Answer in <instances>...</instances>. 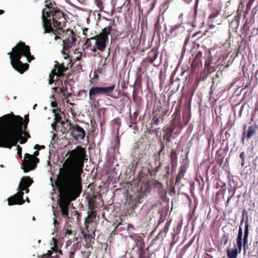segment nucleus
Masks as SVG:
<instances>
[{
	"mask_svg": "<svg viewBox=\"0 0 258 258\" xmlns=\"http://www.w3.org/2000/svg\"><path fill=\"white\" fill-rule=\"evenodd\" d=\"M68 155L63 167L59 169L55 184L59 194L58 202L61 215L69 219L70 203L76 200L82 191L81 175L86 157V149L78 145L75 149L69 150L66 156Z\"/></svg>",
	"mask_w": 258,
	"mask_h": 258,
	"instance_id": "1",
	"label": "nucleus"
},
{
	"mask_svg": "<svg viewBox=\"0 0 258 258\" xmlns=\"http://www.w3.org/2000/svg\"><path fill=\"white\" fill-rule=\"evenodd\" d=\"M0 121L3 126V129L0 131L1 147L11 149L17 145L22 136L27 139L30 138L29 133L23 131L22 117L11 112L1 117Z\"/></svg>",
	"mask_w": 258,
	"mask_h": 258,
	"instance_id": "2",
	"label": "nucleus"
},
{
	"mask_svg": "<svg viewBox=\"0 0 258 258\" xmlns=\"http://www.w3.org/2000/svg\"><path fill=\"white\" fill-rule=\"evenodd\" d=\"M46 9L42 10V20L44 33H50L53 27L66 25L67 18L64 14L56 7V4L53 0H43Z\"/></svg>",
	"mask_w": 258,
	"mask_h": 258,
	"instance_id": "3",
	"label": "nucleus"
},
{
	"mask_svg": "<svg viewBox=\"0 0 258 258\" xmlns=\"http://www.w3.org/2000/svg\"><path fill=\"white\" fill-rule=\"evenodd\" d=\"M8 54L10 55V62L13 68L21 74H23L29 68L28 64L23 63L20 60L22 56L26 57L29 62L35 58L31 54L30 47L22 41L18 43Z\"/></svg>",
	"mask_w": 258,
	"mask_h": 258,
	"instance_id": "4",
	"label": "nucleus"
},
{
	"mask_svg": "<svg viewBox=\"0 0 258 258\" xmlns=\"http://www.w3.org/2000/svg\"><path fill=\"white\" fill-rule=\"evenodd\" d=\"M66 26H56L54 27H57L56 29L53 28V30L50 32H52L54 35V39H62L63 49L62 53L66 55L64 58L67 60L68 65L71 62V59L68 58L69 50L71 48L76 45L77 41L76 34L74 31L69 29L66 30L63 29V27Z\"/></svg>",
	"mask_w": 258,
	"mask_h": 258,
	"instance_id": "5",
	"label": "nucleus"
},
{
	"mask_svg": "<svg viewBox=\"0 0 258 258\" xmlns=\"http://www.w3.org/2000/svg\"><path fill=\"white\" fill-rule=\"evenodd\" d=\"M115 24L114 20L110 21L109 25L102 30V31L98 35L92 37L93 40H95L94 45L91 48V51L95 52L97 50L103 52L106 48V44L108 42V35L112 29V26Z\"/></svg>",
	"mask_w": 258,
	"mask_h": 258,
	"instance_id": "6",
	"label": "nucleus"
},
{
	"mask_svg": "<svg viewBox=\"0 0 258 258\" xmlns=\"http://www.w3.org/2000/svg\"><path fill=\"white\" fill-rule=\"evenodd\" d=\"M33 182V179L29 176L23 177L19 185V191L13 196H11L8 199V205L12 206L23 204L25 203L23 199V191L26 189V187H29Z\"/></svg>",
	"mask_w": 258,
	"mask_h": 258,
	"instance_id": "7",
	"label": "nucleus"
},
{
	"mask_svg": "<svg viewBox=\"0 0 258 258\" xmlns=\"http://www.w3.org/2000/svg\"><path fill=\"white\" fill-rule=\"evenodd\" d=\"M68 70V66L66 67L64 63L60 64L58 62L56 61L54 65V68L53 69L51 73L49 74V84H51L55 81H59L60 80L61 85L62 86V80L64 76V73Z\"/></svg>",
	"mask_w": 258,
	"mask_h": 258,
	"instance_id": "8",
	"label": "nucleus"
},
{
	"mask_svg": "<svg viewBox=\"0 0 258 258\" xmlns=\"http://www.w3.org/2000/svg\"><path fill=\"white\" fill-rule=\"evenodd\" d=\"M39 160L38 158L34 157L28 153L25 154L24 158L23 160V169L25 172H28L31 170H34L39 162Z\"/></svg>",
	"mask_w": 258,
	"mask_h": 258,
	"instance_id": "9",
	"label": "nucleus"
},
{
	"mask_svg": "<svg viewBox=\"0 0 258 258\" xmlns=\"http://www.w3.org/2000/svg\"><path fill=\"white\" fill-rule=\"evenodd\" d=\"M69 130L71 136L76 140H83L86 136V132L79 124H69Z\"/></svg>",
	"mask_w": 258,
	"mask_h": 258,
	"instance_id": "10",
	"label": "nucleus"
},
{
	"mask_svg": "<svg viewBox=\"0 0 258 258\" xmlns=\"http://www.w3.org/2000/svg\"><path fill=\"white\" fill-rule=\"evenodd\" d=\"M160 122V117L154 116L152 121V133L155 134L157 138L159 139V142L161 144V131L159 127H157Z\"/></svg>",
	"mask_w": 258,
	"mask_h": 258,
	"instance_id": "11",
	"label": "nucleus"
},
{
	"mask_svg": "<svg viewBox=\"0 0 258 258\" xmlns=\"http://www.w3.org/2000/svg\"><path fill=\"white\" fill-rule=\"evenodd\" d=\"M100 87L92 86L89 91V98L92 102H95L97 98L101 96Z\"/></svg>",
	"mask_w": 258,
	"mask_h": 258,
	"instance_id": "12",
	"label": "nucleus"
},
{
	"mask_svg": "<svg viewBox=\"0 0 258 258\" xmlns=\"http://www.w3.org/2000/svg\"><path fill=\"white\" fill-rule=\"evenodd\" d=\"M176 126V123H174V122L170 123V125L167 126L164 130L163 139L167 142H169L170 141V137Z\"/></svg>",
	"mask_w": 258,
	"mask_h": 258,
	"instance_id": "13",
	"label": "nucleus"
},
{
	"mask_svg": "<svg viewBox=\"0 0 258 258\" xmlns=\"http://www.w3.org/2000/svg\"><path fill=\"white\" fill-rule=\"evenodd\" d=\"M115 88V84H112L109 86L100 87L101 95H105L106 96H109L111 98H116V97L113 96V95H111V93L113 92Z\"/></svg>",
	"mask_w": 258,
	"mask_h": 258,
	"instance_id": "14",
	"label": "nucleus"
},
{
	"mask_svg": "<svg viewBox=\"0 0 258 258\" xmlns=\"http://www.w3.org/2000/svg\"><path fill=\"white\" fill-rule=\"evenodd\" d=\"M58 254H62V250L58 249L56 245L51 248V250L47 251L45 255L50 258H58Z\"/></svg>",
	"mask_w": 258,
	"mask_h": 258,
	"instance_id": "15",
	"label": "nucleus"
},
{
	"mask_svg": "<svg viewBox=\"0 0 258 258\" xmlns=\"http://www.w3.org/2000/svg\"><path fill=\"white\" fill-rule=\"evenodd\" d=\"M244 222V218H242L240 221V226L238 230V235L237 237V248L239 250V252H240L242 248V229L241 226L242 225L243 222Z\"/></svg>",
	"mask_w": 258,
	"mask_h": 258,
	"instance_id": "16",
	"label": "nucleus"
},
{
	"mask_svg": "<svg viewBox=\"0 0 258 258\" xmlns=\"http://www.w3.org/2000/svg\"><path fill=\"white\" fill-rule=\"evenodd\" d=\"M187 165L186 164H182L180 167L178 174L176 178L175 183H178L180 179L183 177L185 172H186Z\"/></svg>",
	"mask_w": 258,
	"mask_h": 258,
	"instance_id": "17",
	"label": "nucleus"
},
{
	"mask_svg": "<svg viewBox=\"0 0 258 258\" xmlns=\"http://www.w3.org/2000/svg\"><path fill=\"white\" fill-rule=\"evenodd\" d=\"M248 217L247 215L245 220V228H244V238H243V247H245V245L247 243L248 241Z\"/></svg>",
	"mask_w": 258,
	"mask_h": 258,
	"instance_id": "18",
	"label": "nucleus"
},
{
	"mask_svg": "<svg viewBox=\"0 0 258 258\" xmlns=\"http://www.w3.org/2000/svg\"><path fill=\"white\" fill-rule=\"evenodd\" d=\"M257 127L255 124H252L248 127L246 138L247 140L250 139L256 133Z\"/></svg>",
	"mask_w": 258,
	"mask_h": 258,
	"instance_id": "19",
	"label": "nucleus"
},
{
	"mask_svg": "<svg viewBox=\"0 0 258 258\" xmlns=\"http://www.w3.org/2000/svg\"><path fill=\"white\" fill-rule=\"evenodd\" d=\"M205 67L206 68H208L211 64V62L212 60V56L211 52L210 50H206L205 52Z\"/></svg>",
	"mask_w": 258,
	"mask_h": 258,
	"instance_id": "20",
	"label": "nucleus"
},
{
	"mask_svg": "<svg viewBox=\"0 0 258 258\" xmlns=\"http://www.w3.org/2000/svg\"><path fill=\"white\" fill-rule=\"evenodd\" d=\"M203 56V53L202 51H199L197 54L196 55L193 62L192 63V66L194 64H195L197 66H202V57Z\"/></svg>",
	"mask_w": 258,
	"mask_h": 258,
	"instance_id": "21",
	"label": "nucleus"
},
{
	"mask_svg": "<svg viewBox=\"0 0 258 258\" xmlns=\"http://www.w3.org/2000/svg\"><path fill=\"white\" fill-rule=\"evenodd\" d=\"M238 253L239 252L238 248H235L232 249L228 248L227 249V256L228 258H237Z\"/></svg>",
	"mask_w": 258,
	"mask_h": 258,
	"instance_id": "22",
	"label": "nucleus"
},
{
	"mask_svg": "<svg viewBox=\"0 0 258 258\" xmlns=\"http://www.w3.org/2000/svg\"><path fill=\"white\" fill-rule=\"evenodd\" d=\"M173 118L172 119L171 123H176V120H178L180 118V107L178 105L176 107L175 111L173 114Z\"/></svg>",
	"mask_w": 258,
	"mask_h": 258,
	"instance_id": "23",
	"label": "nucleus"
},
{
	"mask_svg": "<svg viewBox=\"0 0 258 258\" xmlns=\"http://www.w3.org/2000/svg\"><path fill=\"white\" fill-rule=\"evenodd\" d=\"M221 8H213L208 19L212 20L213 19L219 16L220 14Z\"/></svg>",
	"mask_w": 258,
	"mask_h": 258,
	"instance_id": "24",
	"label": "nucleus"
},
{
	"mask_svg": "<svg viewBox=\"0 0 258 258\" xmlns=\"http://www.w3.org/2000/svg\"><path fill=\"white\" fill-rule=\"evenodd\" d=\"M170 160L172 164V168H173L174 164L176 165L177 160V154L174 150H172L170 152Z\"/></svg>",
	"mask_w": 258,
	"mask_h": 258,
	"instance_id": "25",
	"label": "nucleus"
},
{
	"mask_svg": "<svg viewBox=\"0 0 258 258\" xmlns=\"http://www.w3.org/2000/svg\"><path fill=\"white\" fill-rule=\"evenodd\" d=\"M84 238L87 246H91L94 240L93 236L91 234H85Z\"/></svg>",
	"mask_w": 258,
	"mask_h": 258,
	"instance_id": "26",
	"label": "nucleus"
},
{
	"mask_svg": "<svg viewBox=\"0 0 258 258\" xmlns=\"http://www.w3.org/2000/svg\"><path fill=\"white\" fill-rule=\"evenodd\" d=\"M88 207L90 210H95L97 208V205L95 199H91L88 201Z\"/></svg>",
	"mask_w": 258,
	"mask_h": 258,
	"instance_id": "27",
	"label": "nucleus"
},
{
	"mask_svg": "<svg viewBox=\"0 0 258 258\" xmlns=\"http://www.w3.org/2000/svg\"><path fill=\"white\" fill-rule=\"evenodd\" d=\"M229 239V234L228 233L224 234L221 238L220 244L223 245L224 246L226 245Z\"/></svg>",
	"mask_w": 258,
	"mask_h": 258,
	"instance_id": "28",
	"label": "nucleus"
},
{
	"mask_svg": "<svg viewBox=\"0 0 258 258\" xmlns=\"http://www.w3.org/2000/svg\"><path fill=\"white\" fill-rule=\"evenodd\" d=\"M144 185L141 186V189L142 190L143 192H145V194L147 193L148 191H150L151 190V188L149 185V183L148 181H146L144 183Z\"/></svg>",
	"mask_w": 258,
	"mask_h": 258,
	"instance_id": "29",
	"label": "nucleus"
},
{
	"mask_svg": "<svg viewBox=\"0 0 258 258\" xmlns=\"http://www.w3.org/2000/svg\"><path fill=\"white\" fill-rule=\"evenodd\" d=\"M139 115V113L136 111L135 112L133 115L130 114V123L132 124H135L137 123V118Z\"/></svg>",
	"mask_w": 258,
	"mask_h": 258,
	"instance_id": "30",
	"label": "nucleus"
},
{
	"mask_svg": "<svg viewBox=\"0 0 258 258\" xmlns=\"http://www.w3.org/2000/svg\"><path fill=\"white\" fill-rule=\"evenodd\" d=\"M169 107V104L167 102L164 101L162 103V115H165L167 113Z\"/></svg>",
	"mask_w": 258,
	"mask_h": 258,
	"instance_id": "31",
	"label": "nucleus"
},
{
	"mask_svg": "<svg viewBox=\"0 0 258 258\" xmlns=\"http://www.w3.org/2000/svg\"><path fill=\"white\" fill-rule=\"evenodd\" d=\"M91 40H93L92 37L86 39L85 42L84 44V46H85V49H87L90 48V49H91V48H92L93 46L92 45V43L91 42Z\"/></svg>",
	"mask_w": 258,
	"mask_h": 258,
	"instance_id": "32",
	"label": "nucleus"
},
{
	"mask_svg": "<svg viewBox=\"0 0 258 258\" xmlns=\"http://www.w3.org/2000/svg\"><path fill=\"white\" fill-rule=\"evenodd\" d=\"M139 258H150L149 254L144 249L141 248L140 250Z\"/></svg>",
	"mask_w": 258,
	"mask_h": 258,
	"instance_id": "33",
	"label": "nucleus"
},
{
	"mask_svg": "<svg viewBox=\"0 0 258 258\" xmlns=\"http://www.w3.org/2000/svg\"><path fill=\"white\" fill-rule=\"evenodd\" d=\"M52 112L54 113L55 116V122L56 123L60 122L61 119L60 115L59 113H56V110L54 109H52Z\"/></svg>",
	"mask_w": 258,
	"mask_h": 258,
	"instance_id": "34",
	"label": "nucleus"
},
{
	"mask_svg": "<svg viewBox=\"0 0 258 258\" xmlns=\"http://www.w3.org/2000/svg\"><path fill=\"white\" fill-rule=\"evenodd\" d=\"M159 22H160V16H159L158 20L155 25V32H156L158 34V36H159V35H160Z\"/></svg>",
	"mask_w": 258,
	"mask_h": 258,
	"instance_id": "35",
	"label": "nucleus"
},
{
	"mask_svg": "<svg viewBox=\"0 0 258 258\" xmlns=\"http://www.w3.org/2000/svg\"><path fill=\"white\" fill-rule=\"evenodd\" d=\"M53 89L54 90V91H55V92H58V88L57 87H54L53 88ZM68 90L67 88H64L63 86L61 88H59V91L58 92L59 93H61L62 94V95H63L64 94H66V91H67Z\"/></svg>",
	"mask_w": 258,
	"mask_h": 258,
	"instance_id": "36",
	"label": "nucleus"
},
{
	"mask_svg": "<svg viewBox=\"0 0 258 258\" xmlns=\"http://www.w3.org/2000/svg\"><path fill=\"white\" fill-rule=\"evenodd\" d=\"M153 56H154V58H153L152 57L150 58L149 61L151 63H153L154 65L155 66H159L160 63H156L154 62V61H155V59L157 58V57L158 56V54L155 52H153Z\"/></svg>",
	"mask_w": 258,
	"mask_h": 258,
	"instance_id": "37",
	"label": "nucleus"
},
{
	"mask_svg": "<svg viewBox=\"0 0 258 258\" xmlns=\"http://www.w3.org/2000/svg\"><path fill=\"white\" fill-rule=\"evenodd\" d=\"M239 157L241 160V166L242 167L244 166L245 163V153L244 152H242L240 153L239 155Z\"/></svg>",
	"mask_w": 258,
	"mask_h": 258,
	"instance_id": "38",
	"label": "nucleus"
},
{
	"mask_svg": "<svg viewBox=\"0 0 258 258\" xmlns=\"http://www.w3.org/2000/svg\"><path fill=\"white\" fill-rule=\"evenodd\" d=\"M171 220H168L166 223L164 227V232L166 233L168 231L169 228L170 226Z\"/></svg>",
	"mask_w": 258,
	"mask_h": 258,
	"instance_id": "39",
	"label": "nucleus"
},
{
	"mask_svg": "<svg viewBox=\"0 0 258 258\" xmlns=\"http://www.w3.org/2000/svg\"><path fill=\"white\" fill-rule=\"evenodd\" d=\"M29 119H27L26 121H24L22 123V128L23 132H26V130L27 129V125L29 123Z\"/></svg>",
	"mask_w": 258,
	"mask_h": 258,
	"instance_id": "40",
	"label": "nucleus"
},
{
	"mask_svg": "<svg viewBox=\"0 0 258 258\" xmlns=\"http://www.w3.org/2000/svg\"><path fill=\"white\" fill-rule=\"evenodd\" d=\"M164 171L165 172V173L164 174V176L165 178L168 177V176L169 175V171H170V167L169 165H167L166 167H165Z\"/></svg>",
	"mask_w": 258,
	"mask_h": 258,
	"instance_id": "41",
	"label": "nucleus"
},
{
	"mask_svg": "<svg viewBox=\"0 0 258 258\" xmlns=\"http://www.w3.org/2000/svg\"><path fill=\"white\" fill-rule=\"evenodd\" d=\"M17 154H18V156L20 158H22V148L19 145H17Z\"/></svg>",
	"mask_w": 258,
	"mask_h": 258,
	"instance_id": "42",
	"label": "nucleus"
},
{
	"mask_svg": "<svg viewBox=\"0 0 258 258\" xmlns=\"http://www.w3.org/2000/svg\"><path fill=\"white\" fill-rule=\"evenodd\" d=\"M90 211L91 212L89 214L88 217L92 219L95 218L96 217V212L95 211V210H92Z\"/></svg>",
	"mask_w": 258,
	"mask_h": 258,
	"instance_id": "43",
	"label": "nucleus"
},
{
	"mask_svg": "<svg viewBox=\"0 0 258 258\" xmlns=\"http://www.w3.org/2000/svg\"><path fill=\"white\" fill-rule=\"evenodd\" d=\"M27 140L28 139H27V138L22 136V137H21V139H20V143L21 144H25V143L27 142Z\"/></svg>",
	"mask_w": 258,
	"mask_h": 258,
	"instance_id": "44",
	"label": "nucleus"
},
{
	"mask_svg": "<svg viewBox=\"0 0 258 258\" xmlns=\"http://www.w3.org/2000/svg\"><path fill=\"white\" fill-rule=\"evenodd\" d=\"M225 190H226V188L223 189V190H221V189H220L217 193V195L216 196H218L220 194H222V198L224 199V193L225 192Z\"/></svg>",
	"mask_w": 258,
	"mask_h": 258,
	"instance_id": "45",
	"label": "nucleus"
},
{
	"mask_svg": "<svg viewBox=\"0 0 258 258\" xmlns=\"http://www.w3.org/2000/svg\"><path fill=\"white\" fill-rule=\"evenodd\" d=\"M234 191L233 192L232 194H231L230 196H229L227 200V201L226 202V207H227L229 205V203L231 199V198L234 196Z\"/></svg>",
	"mask_w": 258,
	"mask_h": 258,
	"instance_id": "46",
	"label": "nucleus"
},
{
	"mask_svg": "<svg viewBox=\"0 0 258 258\" xmlns=\"http://www.w3.org/2000/svg\"><path fill=\"white\" fill-rule=\"evenodd\" d=\"M169 2L168 1L165 2L164 3L162 7L163 8H165V9L163 13H164L166 11V10L168 9V6H169Z\"/></svg>",
	"mask_w": 258,
	"mask_h": 258,
	"instance_id": "47",
	"label": "nucleus"
},
{
	"mask_svg": "<svg viewBox=\"0 0 258 258\" xmlns=\"http://www.w3.org/2000/svg\"><path fill=\"white\" fill-rule=\"evenodd\" d=\"M255 0H249L248 3L246 5V7H248V9H250L251 7Z\"/></svg>",
	"mask_w": 258,
	"mask_h": 258,
	"instance_id": "48",
	"label": "nucleus"
},
{
	"mask_svg": "<svg viewBox=\"0 0 258 258\" xmlns=\"http://www.w3.org/2000/svg\"><path fill=\"white\" fill-rule=\"evenodd\" d=\"M248 24V20H247L243 25V28L246 30V31H249V27L247 26Z\"/></svg>",
	"mask_w": 258,
	"mask_h": 258,
	"instance_id": "49",
	"label": "nucleus"
},
{
	"mask_svg": "<svg viewBox=\"0 0 258 258\" xmlns=\"http://www.w3.org/2000/svg\"><path fill=\"white\" fill-rule=\"evenodd\" d=\"M73 234V231L71 229H69L68 228L66 229L65 232V235H72Z\"/></svg>",
	"mask_w": 258,
	"mask_h": 258,
	"instance_id": "50",
	"label": "nucleus"
},
{
	"mask_svg": "<svg viewBox=\"0 0 258 258\" xmlns=\"http://www.w3.org/2000/svg\"><path fill=\"white\" fill-rule=\"evenodd\" d=\"M250 10V9H248V7H246V10H245L243 15V17H245L249 13Z\"/></svg>",
	"mask_w": 258,
	"mask_h": 258,
	"instance_id": "51",
	"label": "nucleus"
},
{
	"mask_svg": "<svg viewBox=\"0 0 258 258\" xmlns=\"http://www.w3.org/2000/svg\"><path fill=\"white\" fill-rule=\"evenodd\" d=\"M245 129H246V125H244V132L242 133V141L243 143H244V136L245 135Z\"/></svg>",
	"mask_w": 258,
	"mask_h": 258,
	"instance_id": "52",
	"label": "nucleus"
},
{
	"mask_svg": "<svg viewBox=\"0 0 258 258\" xmlns=\"http://www.w3.org/2000/svg\"><path fill=\"white\" fill-rule=\"evenodd\" d=\"M51 107H53V108H55V107H57V103L56 102V101H52L51 103Z\"/></svg>",
	"mask_w": 258,
	"mask_h": 258,
	"instance_id": "53",
	"label": "nucleus"
},
{
	"mask_svg": "<svg viewBox=\"0 0 258 258\" xmlns=\"http://www.w3.org/2000/svg\"><path fill=\"white\" fill-rule=\"evenodd\" d=\"M228 191L229 192H233L234 191V194L235 193V191H236V189H235V188H233L231 186H230L228 188Z\"/></svg>",
	"mask_w": 258,
	"mask_h": 258,
	"instance_id": "54",
	"label": "nucleus"
},
{
	"mask_svg": "<svg viewBox=\"0 0 258 258\" xmlns=\"http://www.w3.org/2000/svg\"><path fill=\"white\" fill-rule=\"evenodd\" d=\"M188 41V39H185V40L184 41V46H183V49H182V51H185V48H186V45L187 44Z\"/></svg>",
	"mask_w": 258,
	"mask_h": 258,
	"instance_id": "55",
	"label": "nucleus"
},
{
	"mask_svg": "<svg viewBox=\"0 0 258 258\" xmlns=\"http://www.w3.org/2000/svg\"><path fill=\"white\" fill-rule=\"evenodd\" d=\"M159 79L160 80L159 83V88H161V70L160 71L159 74Z\"/></svg>",
	"mask_w": 258,
	"mask_h": 258,
	"instance_id": "56",
	"label": "nucleus"
},
{
	"mask_svg": "<svg viewBox=\"0 0 258 258\" xmlns=\"http://www.w3.org/2000/svg\"><path fill=\"white\" fill-rule=\"evenodd\" d=\"M56 123H56V122H54L53 123H52L51 124V127H52V129H53V130H55V131H56Z\"/></svg>",
	"mask_w": 258,
	"mask_h": 258,
	"instance_id": "57",
	"label": "nucleus"
},
{
	"mask_svg": "<svg viewBox=\"0 0 258 258\" xmlns=\"http://www.w3.org/2000/svg\"><path fill=\"white\" fill-rule=\"evenodd\" d=\"M71 95V93H69V94H64L63 96L64 97V98L65 99H67L68 97H70Z\"/></svg>",
	"mask_w": 258,
	"mask_h": 258,
	"instance_id": "58",
	"label": "nucleus"
},
{
	"mask_svg": "<svg viewBox=\"0 0 258 258\" xmlns=\"http://www.w3.org/2000/svg\"><path fill=\"white\" fill-rule=\"evenodd\" d=\"M39 154V152L38 151H36L34 152L33 155H32L34 157H36Z\"/></svg>",
	"mask_w": 258,
	"mask_h": 258,
	"instance_id": "59",
	"label": "nucleus"
},
{
	"mask_svg": "<svg viewBox=\"0 0 258 258\" xmlns=\"http://www.w3.org/2000/svg\"><path fill=\"white\" fill-rule=\"evenodd\" d=\"M127 229V230H130L131 229H134V226L131 224H128Z\"/></svg>",
	"mask_w": 258,
	"mask_h": 258,
	"instance_id": "60",
	"label": "nucleus"
},
{
	"mask_svg": "<svg viewBox=\"0 0 258 258\" xmlns=\"http://www.w3.org/2000/svg\"><path fill=\"white\" fill-rule=\"evenodd\" d=\"M34 148L35 149H36V150H40V145H39L38 144H36L35 145Z\"/></svg>",
	"mask_w": 258,
	"mask_h": 258,
	"instance_id": "61",
	"label": "nucleus"
},
{
	"mask_svg": "<svg viewBox=\"0 0 258 258\" xmlns=\"http://www.w3.org/2000/svg\"><path fill=\"white\" fill-rule=\"evenodd\" d=\"M207 251L209 252H212L213 251H216V249L214 248H210L209 249H208Z\"/></svg>",
	"mask_w": 258,
	"mask_h": 258,
	"instance_id": "62",
	"label": "nucleus"
},
{
	"mask_svg": "<svg viewBox=\"0 0 258 258\" xmlns=\"http://www.w3.org/2000/svg\"><path fill=\"white\" fill-rule=\"evenodd\" d=\"M243 107H244V104H243L241 107V108L240 109V111H239V115L241 116V113H242V111L243 110Z\"/></svg>",
	"mask_w": 258,
	"mask_h": 258,
	"instance_id": "63",
	"label": "nucleus"
},
{
	"mask_svg": "<svg viewBox=\"0 0 258 258\" xmlns=\"http://www.w3.org/2000/svg\"><path fill=\"white\" fill-rule=\"evenodd\" d=\"M88 30V28H85L84 30H83V35H86V32Z\"/></svg>",
	"mask_w": 258,
	"mask_h": 258,
	"instance_id": "64",
	"label": "nucleus"
}]
</instances>
